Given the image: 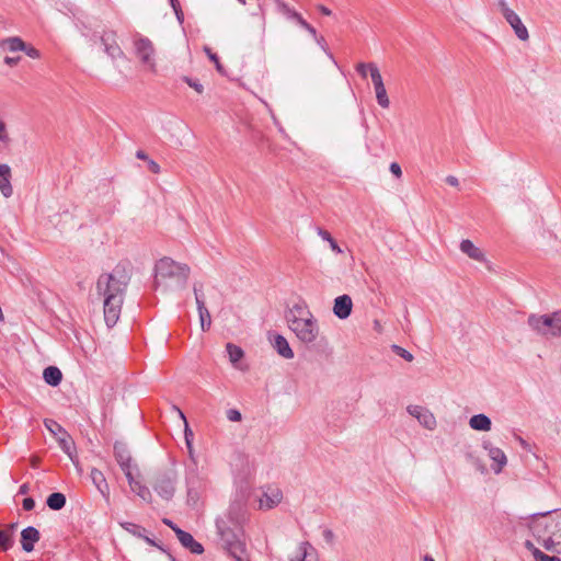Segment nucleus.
<instances>
[{"instance_id": "obj_1", "label": "nucleus", "mask_w": 561, "mask_h": 561, "mask_svg": "<svg viewBox=\"0 0 561 561\" xmlns=\"http://www.w3.org/2000/svg\"><path fill=\"white\" fill-rule=\"evenodd\" d=\"M129 280V275L119 265L112 273L101 274L96 280V293L103 297L104 320L108 328L119 319Z\"/></svg>"}, {"instance_id": "obj_2", "label": "nucleus", "mask_w": 561, "mask_h": 561, "mask_svg": "<svg viewBox=\"0 0 561 561\" xmlns=\"http://www.w3.org/2000/svg\"><path fill=\"white\" fill-rule=\"evenodd\" d=\"M528 528L546 550L561 554V510L530 515Z\"/></svg>"}, {"instance_id": "obj_3", "label": "nucleus", "mask_w": 561, "mask_h": 561, "mask_svg": "<svg viewBox=\"0 0 561 561\" xmlns=\"http://www.w3.org/2000/svg\"><path fill=\"white\" fill-rule=\"evenodd\" d=\"M191 268L187 264L179 263L169 256L157 261L154 265L153 288L167 291L183 289L187 284Z\"/></svg>"}, {"instance_id": "obj_4", "label": "nucleus", "mask_w": 561, "mask_h": 561, "mask_svg": "<svg viewBox=\"0 0 561 561\" xmlns=\"http://www.w3.org/2000/svg\"><path fill=\"white\" fill-rule=\"evenodd\" d=\"M290 330L304 343L316 341L319 327L311 312L300 305H295L286 316Z\"/></svg>"}, {"instance_id": "obj_5", "label": "nucleus", "mask_w": 561, "mask_h": 561, "mask_svg": "<svg viewBox=\"0 0 561 561\" xmlns=\"http://www.w3.org/2000/svg\"><path fill=\"white\" fill-rule=\"evenodd\" d=\"M216 527L225 548L234 561H250L245 556V543L242 540L243 528L230 526L224 518H217Z\"/></svg>"}, {"instance_id": "obj_6", "label": "nucleus", "mask_w": 561, "mask_h": 561, "mask_svg": "<svg viewBox=\"0 0 561 561\" xmlns=\"http://www.w3.org/2000/svg\"><path fill=\"white\" fill-rule=\"evenodd\" d=\"M528 325L541 334L550 333L552 336L561 335V309L551 314H530L527 320Z\"/></svg>"}, {"instance_id": "obj_7", "label": "nucleus", "mask_w": 561, "mask_h": 561, "mask_svg": "<svg viewBox=\"0 0 561 561\" xmlns=\"http://www.w3.org/2000/svg\"><path fill=\"white\" fill-rule=\"evenodd\" d=\"M176 481V471L171 468L168 470L159 471L156 474L152 486L158 495L167 501H170L174 495Z\"/></svg>"}, {"instance_id": "obj_8", "label": "nucleus", "mask_w": 561, "mask_h": 561, "mask_svg": "<svg viewBox=\"0 0 561 561\" xmlns=\"http://www.w3.org/2000/svg\"><path fill=\"white\" fill-rule=\"evenodd\" d=\"M499 7L506 22L514 30L517 38L523 42L527 41L529 38L528 30L522 22L520 18L512 9L508 8L505 0H500Z\"/></svg>"}, {"instance_id": "obj_9", "label": "nucleus", "mask_w": 561, "mask_h": 561, "mask_svg": "<svg viewBox=\"0 0 561 561\" xmlns=\"http://www.w3.org/2000/svg\"><path fill=\"white\" fill-rule=\"evenodd\" d=\"M368 67H369L370 78H371V81H373V84L375 88V92H376L377 103L382 108H388L390 105V101H389L387 90L385 88L380 71H379L378 67L376 66V64H374V62H368Z\"/></svg>"}, {"instance_id": "obj_10", "label": "nucleus", "mask_w": 561, "mask_h": 561, "mask_svg": "<svg viewBox=\"0 0 561 561\" xmlns=\"http://www.w3.org/2000/svg\"><path fill=\"white\" fill-rule=\"evenodd\" d=\"M134 45L140 61L148 65L151 69H154V48L152 42L148 37H139L135 39Z\"/></svg>"}, {"instance_id": "obj_11", "label": "nucleus", "mask_w": 561, "mask_h": 561, "mask_svg": "<svg viewBox=\"0 0 561 561\" xmlns=\"http://www.w3.org/2000/svg\"><path fill=\"white\" fill-rule=\"evenodd\" d=\"M230 526L242 527L247 520V508L241 502H233L229 505L226 515L222 517Z\"/></svg>"}, {"instance_id": "obj_12", "label": "nucleus", "mask_w": 561, "mask_h": 561, "mask_svg": "<svg viewBox=\"0 0 561 561\" xmlns=\"http://www.w3.org/2000/svg\"><path fill=\"white\" fill-rule=\"evenodd\" d=\"M482 447L488 451V456L494 462L491 466L492 470L495 473H500L507 463L506 455L501 448L493 446L492 443L489 440H484L482 443Z\"/></svg>"}, {"instance_id": "obj_13", "label": "nucleus", "mask_w": 561, "mask_h": 561, "mask_svg": "<svg viewBox=\"0 0 561 561\" xmlns=\"http://www.w3.org/2000/svg\"><path fill=\"white\" fill-rule=\"evenodd\" d=\"M114 456L125 476H127V472H133L131 456L126 444L116 442L114 444Z\"/></svg>"}, {"instance_id": "obj_14", "label": "nucleus", "mask_w": 561, "mask_h": 561, "mask_svg": "<svg viewBox=\"0 0 561 561\" xmlns=\"http://www.w3.org/2000/svg\"><path fill=\"white\" fill-rule=\"evenodd\" d=\"M101 42L104 45V51L112 58H118L124 55L122 48L116 42V33L114 31H106L101 36Z\"/></svg>"}, {"instance_id": "obj_15", "label": "nucleus", "mask_w": 561, "mask_h": 561, "mask_svg": "<svg viewBox=\"0 0 561 561\" xmlns=\"http://www.w3.org/2000/svg\"><path fill=\"white\" fill-rule=\"evenodd\" d=\"M353 302L348 295H341L334 299L333 313L341 320L347 319L352 313Z\"/></svg>"}, {"instance_id": "obj_16", "label": "nucleus", "mask_w": 561, "mask_h": 561, "mask_svg": "<svg viewBox=\"0 0 561 561\" xmlns=\"http://www.w3.org/2000/svg\"><path fill=\"white\" fill-rule=\"evenodd\" d=\"M39 539L41 534L33 526H27L21 531V546L25 552H32L35 543L38 542Z\"/></svg>"}, {"instance_id": "obj_17", "label": "nucleus", "mask_w": 561, "mask_h": 561, "mask_svg": "<svg viewBox=\"0 0 561 561\" xmlns=\"http://www.w3.org/2000/svg\"><path fill=\"white\" fill-rule=\"evenodd\" d=\"M175 535L181 542V545L188 549L194 554H202L204 552V547L194 539V537L183 530V529H175Z\"/></svg>"}, {"instance_id": "obj_18", "label": "nucleus", "mask_w": 561, "mask_h": 561, "mask_svg": "<svg viewBox=\"0 0 561 561\" xmlns=\"http://www.w3.org/2000/svg\"><path fill=\"white\" fill-rule=\"evenodd\" d=\"M126 479L133 492H135L146 503H151L152 495L150 490L138 481L133 472H127Z\"/></svg>"}, {"instance_id": "obj_19", "label": "nucleus", "mask_w": 561, "mask_h": 561, "mask_svg": "<svg viewBox=\"0 0 561 561\" xmlns=\"http://www.w3.org/2000/svg\"><path fill=\"white\" fill-rule=\"evenodd\" d=\"M90 478H91L92 483L94 484V486L102 494V496L106 501H108V499H110V486H108V483H107V481L105 479L104 473L101 470L96 469V468H92L91 472H90Z\"/></svg>"}, {"instance_id": "obj_20", "label": "nucleus", "mask_w": 561, "mask_h": 561, "mask_svg": "<svg viewBox=\"0 0 561 561\" xmlns=\"http://www.w3.org/2000/svg\"><path fill=\"white\" fill-rule=\"evenodd\" d=\"M0 191L4 197H10L13 194L11 169L8 164H0Z\"/></svg>"}, {"instance_id": "obj_21", "label": "nucleus", "mask_w": 561, "mask_h": 561, "mask_svg": "<svg viewBox=\"0 0 561 561\" xmlns=\"http://www.w3.org/2000/svg\"><path fill=\"white\" fill-rule=\"evenodd\" d=\"M460 250L465 254H467L470 259L478 261V262H484L485 255L484 253L473 244L472 241L466 239L460 242Z\"/></svg>"}, {"instance_id": "obj_22", "label": "nucleus", "mask_w": 561, "mask_h": 561, "mask_svg": "<svg viewBox=\"0 0 561 561\" xmlns=\"http://www.w3.org/2000/svg\"><path fill=\"white\" fill-rule=\"evenodd\" d=\"M273 346L282 357H284L286 359L294 358V352H293L291 347L289 346V343L283 335L276 334L274 336Z\"/></svg>"}, {"instance_id": "obj_23", "label": "nucleus", "mask_w": 561, "mask_h": 561, "mask_svg": "<svg viewBox=\"0 0 561 561\" xmlns=\"http://www.w3.org/2000/svg\"><path fill=\"white\" fill-rule=\"evenodd\" d=\"M469 425L472 430L488 432L491 430L492 422L485 414H476L470 417Z\"/></svg>"}, {"instance_id": "obj_24", "label": "nucleus", "mask_w": 561, "mask_h": 561, "mask_svg": "<svg viewBox=\"0 0 561 561\" xmlns=\"http://www.w3.org/2000/svg\"><path fill=\"white\" fill-rule=\"evenodd\" d=\"M45 382L51 387H56L61 382V370L56 366H48L43 371Z\"/></svg>"}, {"instance_id": "obj_25", "label": "nucleus", "mask_w": 561, "mask_h": 561, "mask_svg": "<svg viewBox=\"0 0 561 561\" xmlns=\"http://www.w3.org/2000/svg\"><path fill=\"white\" fill-rule=\"evenodd\" d=\"M197 310H198L202 330L207 331L211 324V317H210L208 309L205 306L204 299H197Z\"/></svg>"}, {"instance_id": "obj_26", "label": "nucleus", "mask_w": 561, "mask_h": 561, "mask_svg": "<svg viewBox=\"0 0 561 561\" xmlns=\"http://www.w3.org/2000/svg\"><path fill=\"white\" fill-rule=\"evenodd\" d=\"M278 7L282 11V13L289 20H293L295 21L297 24H299L301 27L305 25V23L307 22L302 15L300 13H298L297 11H295L293 8H290L287 3L285 2H279L278 3Z\"/></svg>"}, {"instance_id": "obj_27", "label": "nucleus", "mask_w": 561, "mask_h": 561, "mask_svg": "<svg viewBox=\"0 0 561 561\" xmlns=\"http://www.w3.org/2000/svg\"><path fill=\"white\" fill-rule=\"evenodd\" d=\"M66 496L60 492H54L46 500L47 506L53 511H60L66 505Z\"/></svg>"}, {"instance_id": "obj_28", "label": "nucleus", "mask_w": 561, "mask_h": 561, "mask_svg": "<svg viewBox=\"0 0 561 561\" xmlns=\"http://www.w3.org/2000/svg\"><path fill=\"white\" fill-rule=\"evenodd\" d=\"M58 444L61 450L69 456V458L75 462L73 454L76 451L75 443L66 432V435L58 436Z\"/></svg>"}, {"instance_id": "obj_29", "label": "nucleus", "mask_w": 561, "mask_h": 561, "mask_svg": "<svg viewBox=\"0 0 561 561\" xmlns=\"http://www.w3.org/2000/svg\"><path fill=\"white\" fill-rule=\"evenodd\" d=\"M0 47L8 48L10 51L25 49V43L18 36L8 37L0 41Z\"/></svg>"}, {"instance_id": "obj_30", "label": "nucleus", "mask_w": 561, "mask_h": 561, "mask_svg": "<svg viewBox=\"0 0 561 561\" xmlns=\"http://www.w3.org/2000/svg\"><path fill=\"white\" fill-rule=\"evenodd\" d=\"M417 421L427 430L436 427V419L432 412L425 409L420 415H416Z\"/></svg>"}, {"instance_id": "obj_31", "label": "nucleus", "mask_w": 561, "mask_h": 561, "mask_svg": "<svg viewBox=\"0 0 561 561\" xmlns=\"http://www.w3.org/2000/svg\"><path fill=\"white\" fill-rule=\"evenodd\" d=\"M121 526L127 533L134 535L135 537L141 538V539L145 538V535L147 533L145 527L134 524V523H130V522H123V523H121Z\"/></svg>"}, {"instance_id": "obj_32", "label": "nucleus", "mask_w": 561, "mask_h": 561, "mask_svg": "<svg viewBox=\"0 0 561 561\" xmlns=\"http://www.w3.org/2000/svg\"><path fill=\"white\" fill-rule=\"evenodd\" d=\"M226 350L229 355V359L233 365H236L244 356L243 350L236 344L228 343L226 345Z\"/></svg>"}, {"instance_id": "obj_33", "label": "nucleus", "mask_w": 561, "mask_h": 561, "mask_svg": "<svg viewBox=\"0 0 561 561\" xmlns=\"http://www.w3.org/2000/svg\"><path fill=\"white\" fill-rule=\"evenodd\" d=\"M318 234L324 241L329 242L330 248L333 252H335L336 254H341L343 252L342 249L340 248V245L337 244V242L333 239V237L331 236V233L328 230L318 228Z\"/></svg>"}, {"instance_id": "obj_34", "label": "nucleus", "mask_w": 561, "mask_h": 561, "mask_svg": "<svg viewBox=\"0 0 561 561\" xmlns=\"http://www.w3.org/2000/svg\"><path fill=\"white\" fill-rule=\"evenodd\" d=\"M312 550L313 548L309 542H301L296 558H291L290 561H309L308 557Z\"/></svg>"}, {"instance_id": "obj_35", "label": "nucleus", "mask_w": 561, "mask_h": 561, "mask_svg": "<svg viewBox=\"0 0 561 561\" xmlns=\"http://www.w3.org/2000/svg\"><path fill=\"white\" fill-rule=\"evenodd\" d=\"M45 427L55 436L66 435V430L55 420H44Z\"/></svg>"}, {"instance_id": "obj_36", "label": "nucleus", "mask_w": 561, "mask_h": 561, "mask_svg": "<svg viewBox=\"0 0 561 561\" xmlns=\"http://www.w3.org/2000/svg\"><path fill=\"white\" fill-rule=\"evenodd\" d=\"M14 546V538L4 529H0V551L7 552Z\"/></svg>"}, {"instance_id": "obj_37", "label": "nucleus", "mask_w": 561, "mask_h": 561, "mask_svg": "<svg viewBox=\"0 0 561 561\" xmlns=\"http://www.w3.org/2000/svg\"><path fill=\"white\" fill-rule=\"evenodd\" d=\"M266 497V507L272 508L277 505L282 500V493L279 490H275L272 495L264 494Z\"/></svg>"}, {"instance_id": "obj_38", "label": "nucleus", "mask_w": 561, "mask_h": 561, "mask_svg": "<svg viewBox=\"0 0 561 561\" xmlns=\"http://www.w3.org/2000/svg\"><path fill=\"white\" fill-rule=\"evenodd\" d=\"M204 50L207 54L208 58L215 64L216 70L219 73H225L224 66L219 61L218 56L215 53H213L209 47H205Z\"/></svg>"}, {"instance_id": "obj_39", "label": "nucleus", "mask_w": 561, "mask_h": 561, "mask_svg": "<svg viewBox=\"0 0 561 561\" xmlns=\"http://www.w3.org/2000/svg\"><path fill=\"white\" fill-rule=\"evenodd\" d=\"M182 80L185 83H187L191 88H193L198 94H202L204 92V87L197 79L184 76Z\"/></svg>"}, {"instance_id": "obj_40", "label": "nucleus", "mask_w": 561, "mask_h": 561, "mask_svg": "<svg viewBox=\"0 0 561 561\" xmlns=\"http://www.w3.org/2000/svg\"><path fill=\"white\" fill-rule=\"evenodd\" d=\"M392 351L393 353H396L398 356L402 357L403 359H405L407 362H412L413 360V355L407 351L405 348L399 346V345H392Z\"/></svg>"}, {"instance_id": "obj_41", "label": "nucleus", "mask_w": 561, "mask_h": 561, "mask_svg": "<svg viewBox=\"0 0 561 561\" xmlns=\"http://www.w3.org/2000/svg\"><path fill=\"white\" fill-rule=\"evenodd\" d=\"M186 484H187V501L196 503L197 500H198V492H197V490L194 488L191 479L186 480Z\"/></svg>"}, {"instance_id": "obj_42", "label": "nucleus", "mask_w": 561, "mask_h": 561, "mask_svg": "<svg viewBox=\"0 0 561 561\" xmlns=\"http://www.w3.org/2000/svg\"><path fill=\"white\" fill-rule=\"evenodd\" d=\"M28 57L37 59L41 57V53L37 48L25 44V49H22Z\"/></svg>"}, {"instance_id": "obj_43", "label": "nucleus", "mask_w": 561, "mask_h": 561, "mask_svg": "<svg viewBox=\"0 0 561 561\" xmlns=\"http://www.w3.org/2000/svg\"><path fill=\"white\" fill-rule=\"evenodd\" d=\"M227 419L231 422H240L242 419V415L240 411L236 409H230L227 411Z\"/></svg>"}, {"instance_id": "obj_44", "label": "nucleus", "mask_w": 561, "mask_h": 561, "mask_svg": "<svg viewBox=\"0 0 561 561\" xmlns=\"http://www.w3.org/2000/svg\"><path fill=\"white\" fill-rule=\"evenodd\" d=\"M524 545H525V548H526L529 552H531V554H533V557L535 558V560L539 557L537 553H538V552H542V551H541L540 549H538V548L534 545V542H533V541H530V540H526Z\"/></svg>"}, {"instance_id": "obj_45", "label": "nucleus", "mask_w": 561, "mask_h": 561, "mask_svg": "<svg viewBox=\"0 0 561 561\" xmlns=\"http://www.w3.org/2000/svg\"><path fill=\"white\" fill-rule=\"evenodd\" d=\"M179 412H180L181 417L184 420V422H186L184 414L181 411H179ZM192 438H193V432L188 428L187 423H185V442H186V445L188 448H191Z\"/></svg>"}, {"instance_id": "obj_46", "label": "nucleus", "mask_w": 561, "mask_h": 561, "mask_svg": "<svg viewBox=\"0 0 561 561\" xmlns=\"http://www.w3.org/2000/svg\"><path fill=\"white\" fill-rule=\"evenodd\" d=\"M0 141L4 142V144L10 141V137L7 133L5 124L2 121H0Z\"/></svg>"}, {"instance_id": "obj_47", "label": "nucleus", "mask_w": 561, "mask_h": 561, "mask_svg": "<svg viewBox=\"0 0 561 561\" xmlns=\"http://www.w3.org/2000/svg\"><path fill=\"white\" fill-rule=\"evenodd\" d=\"M316 42L318 43V45L323 49V51L331 58L333 59V56L332 54L330 53V50L328 49V45H327V42L324 39L323 36H317V38H314Z\"/></svg>"}, {"instance_id": "obj_48", "label": "nucleus", "mask_w": 561, "mask_h": 561, "mask_svg": "<svg viewBox=\"0 0 561 561\" xmlns=\"http://www.w3.org/2000/svg\"><path fill=\"white\" fill-rule=\"evenodd\" d=\"M539 557L536 559V561H561V559L557 556H549L545 552H538Z\"/></svg>"}, {"instance_id": "obj_49", "label": "nucleus", "mask_w": 561, "mask_h": 561, "mask_svg": "<svg viewBox=\"0 0 561 561\" xmlns=\"http://www.w3.org/2000/svg\"><path fill=\"white\" fill-rule=\"evenodd\" d=\"M424 410H425V408H423L421 405H409L408 407V412L415 419H416V415H420Z\"/></svg>"}, {"instance_id": "obj_50", "label": "nucleus", "mask_w": 561, "mask_h": 561, "mask_svg": "<svg viewBox=\"0 0 561 561\" xmlns=\"http://www.w3.org/2000/svg\"><path fill=\"white\" fill-rule=\"evenodd\" d=\"M23 510L32 511L35 507V501L33 497H25L22 502Z\"/></svg>"}, {"instance_id": "obj_51", "label": "nucleus", "mask_w": 561, "mask_h": 561, "mask_svg": "<svg viewBox=\"0 0 561 561\" xmlns=\"http://www.w3.org/2000/svg\"><path fill=\"white\" fill-rule=\"evenodd\" d=\"M322 537H323V539H324L328 543H330V545H332V543H333V541H334V534H333V531H332L331 529H329V528H325V529L322 531Z\"/></svg>"}, {"instance_id": "obj_52", "label": "nucleus", "mask_w": 561, "mask_h": 561, "mask_svg": "<svg viewBox=\"0 0 561 561\" xmlns=\"http://www.w3.org/2000/svg\"><path fill=\"white\" fill-rule=\"evenodd\" d=\"M147 165L150 172L158 174L160 173V165L152 159L147 161Z\"/></svg>"}, {"instance_id": "obj_53", "label": "nucleus", "mask_w": 561, "mask_h": 561, "mask_svg": "<svg viewBox=\"0 0 561 561\" xmlns=\"http://www.w3.org/2000/svg\"><path fill=\"white\" fill-rule=\"evenodd\" d=\"M367 70H369L368 64L359 62V64L356 66V71H357V72H358L363 78H366V77H367Z\"/></svg>"}, {"instance_id": "obj_54", "label": "nucleus", "mask_w": 561, "mask_h": 561, "mask_svg": "<svg viewBox=\"0 0 561 561\" xmlns=\"http://www.w3.org/2000/svg\"><path fill=\"white\" fill-rule=\"evenodd\" d=\"M389 169L394 176L400 178L402 175L401 167L397 162H392Z\"/></svg>"}, {"instance_id": "obj_55", "label": "nucleus", "mask_w": 561, "mask_h": 561, "mask_svg": "<svg viewBox=\"0 0 561 561\" xmlns=\"http://www.w3.org/2000/svg\"><path fill=\"white\" fill-rule=\"evenodd\" d=\"M20 60H21L20 56H18V57H9V56L4 57V64H7L10 67L16 66Z\"/></svg>"}, {"instance_id": "obj_56", "label": "nucleus", "mask_w": 561, "mask_h": 561, "mask_svg": "<svg viewBox=\"0 0 561 561\" xmlns=\"http://www.w3.org/2000/svg\"><path fill=\"white\" fill-rule=\"evenodd\" d=\"M302 28H305L313 38H317V30L310 23L306 22Z\"/></svg>"}, {"instance_id": "obj_57", "label": "nucleus", "mask_w": 561, "mask_h": 561, "mask_svg": "<svg viewBox=\"0 0 561 561\" xmlns=\"http://www.w3.org/2000/svg\"><path fill=\"white\" fill-rule=\"evenodd\" d=\"M18 527V524L16 523H11V524H8L5 525V527L3 528L8 534H10V536L12 538H14V533H15V529Z\"/></svg>"}, {"instance_id": "obj_58", "label": "nucleus", "mask_w": 561, "mask_h": 561, "mask_svg": "<svg viewBox=\"0 0 561 561\" xmlns=\"http://www.w3.org/2000/svg\"><path fill=\"white\" fill-rule=\"evenodd\" d=\"M202 287L203 286L201 284L199 285H197V284L194 285L193 289H194V295H195V300L196 301H197V299H204L203 294H202Z\"/></svg>"}, {"instance_id": "obj_59", "label": "nucleus", "mask_w": 561, "mask_h": 561, "mask_svg": "<svg viewBox=\"0 0 561 561\" xmlns=\"http://www.w3.org/2000/svg\"><path fill=\"white\" fill-rule=\"evenodd\" d=\"M446 183L451 185V186H455V187H457L459 185L458 179L456 176H454V175H448L446 178Z\"/></svg>"}, {"instance_id": "obj_60", "label": "nucleus", "mask_w": 561, "mask_h": 561, "mask_svg": "<svg viewBox=\"0 0 561 561\" xmlns=\"http://www.w3.org/2000/svg\"><path fill=\"white\" fill-rule=\"evenodd\" d=\"M174 14L176 16V20L179 21L180 24H183L184 23V13L182 11V8H179L174 11Z\"/></svg>"}, {"instance_id": "obj_61", "label": "nucleus", "mask_w": 561, "mask_h": 561, "mask_svg": "<svg viewBox=\"0 0 561 561\" xmlns=\"http://www.w3.org/2000/svg\"><path fill=\"white\" fill-rule=\"evenodd\" d=\"M136 158L139 160L148 161L150 158L144 150H137Z\"/></svg>"}, {"instance_id": "obj_62", "label": "nucleus", "mask_w": 561, "mask_h": 561, "mask_svg": "<svg viewBox=\"0 0 561 561\" xmlns=\"http://www.w3.org/2000/svg\"><path fill=\"white\" fill-rule=\"evenodd\" d=\"M162 523L164 525H167L168 527H170L174 533H175V529H180L172 520H170L168 518H163Z\"/></svg>"}, {"instance_id": "obj_63", "label": "nucleus", "mask_w": 561, "mask_h": 561, "mask_svg": "<svg viewBox=\"0 0 561 561\" xmlns=\"http://www.w3.org/2000/svg\"><path fill=\"white\" fill-rule=\"evenodd\" d=\"M318 10L323 14V15H331L332 11L327 8L325 5L323 4H319L318 5Z\"/></svg>"}, {"instance_id": "obj_64", "label": "nucleus", "mask_w": 561, "mask_h": 561, "mask_svg": "<svg viewBox=\"0 0 561 561\" xmlns=\"http://www.w3.org/2000/svg\"><path fill=\"white\" fill-rule=\"evenodd\" d=\"M30 491V485L28 483H23L20 485L19 488V494H27Z\"/></svg>"}]
</instances>
